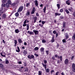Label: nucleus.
<instances>
[{
	"mask_svg": "<svg viewBox=\"0 0 75 75\" xmlns=\"http://www.w3.org/2000/svg\"><path fill=\"white\" fill-rule=\"evenodd\" d=\"M6 6L7 8H8L9 7V4H8V3H6Z\"/></svg>",
	"mask_w": 75,
	"mask_h": 75,
	"instance_id": "bb28decb",
	"label": "nucleus"
},
{
	"mask_svg": "<svg viewBox=\"0 0 75 75\" xmlns=\"http://www.w3.org/2000/svg\"><path fill=\"white\" fill-rule=\"evenodd\" d=\"M74 58V56H73L72 57L71 59V60H72Z\"/></svg>",
	"mask_w": 75,
	"mask_h": 75,
	"instance_id": "0e129e2a",
	"label": "nucleus"
},
{
	"mask_svg": "<svg viewBox=\"0 0 75 75\" xmlns=\"http://www.w3.org/2000/svg\"><path fill=\"white\" fill-rule=\"evenodd\" d=\"M45 23V21H42V24H43V25H44V24Z\"/></svg>",
	"mask_w": 75,
	"mask_h": 75,
	"instance_id": "de8ad7c7",
	"label": "nucleus"
},
{
	"mask_svg": "<svg viewBox=\"0 0 75 75\" xmlns=\"http://www.w3.org/2000/svg\"><path fill=\"white\" fill-rule=\"evenodd\" d=\"M6 14H5V13L3 15V16H2L3 19H4V18H6Z\"/></svg>",
	"mask_w": 75,
	"mask_h": 75,
	"instance_id": "2eb2a0df",
	"label": "nucleus"
},
{
	"mask_svg": "<svg viewBox=\"0 0 75 75\" xmlns=\"http://www.w3.org/2000/svg\"><path fill=\"white\" fill-rule=\"evenodd\" d=\"M53 34H55L57 33V32H56V30H54L53 32Z\"/></svg>",
	"mask_w": 75,
	"mask_h": 75,
	"instance_id": "a18cd8bd",
	"label": "nucleus"
},
{
	"mask_svg": "<svg viewBox=\"0 0 75 75\" xmlns=\"http://www.w3.org/2000/svg\"><path fill=\"white\" fill-rule=\"evenodd\" d=\"M61 14V13H55V16H60Z\"/></svg>",
	"mask_w": 75,
	"mask_h": 75,
	"instance_id": "4be33fe9",
	"label": "nucleus"
},
{
	"mask_svg": "<svg viewBox=\"0 0 75 75\" xmlns=\"http://www.w3.org/2000/svg\"><path fill=\"white\" fill-rule=\"evenodd\" d=\"M0 54L3 57H6V53L4 52H2Z\"/></svg>",
	"mask_w": 75,
	"mask_h": 75,
	"instance_id": "20e7f679",
	"label": "nucleus"
},
{
	"mask_svg": "<svg viewBox=\"0 0 75 75\" xmlns=\"http://www.w3.org/2000/svg\"><path fill=\"white\" fill-rule=\"evenodd\" d=\"M2 42L4 43V44H6V42H5V41H4V40H2Z\"/></svg>",
	"mask_w": 75,
	"mask_h": 75,
	"instance_id": "13d9d810",
	"label": "nucleus"
},
{
	"mask_svg": "<svg viewBox=\"0 0 75 75\" xmlns=\"http://www.w3.org/2000/svg\"><path fill=\"white\" fill-rule=\"evenodd\" d=\"M39 25L41 27H43V25H41V24H39Z\"/></svg>",
	"mask_w": 75,
	"mask_h": 75,
	"instance_id": "09e8293b",
	"label": "nucleus"
},
{
	"mask_svg": "<svg viewBox=\"0 0 75 75\" xmlns=\"http://www.w3.org/2000/svg\"><path fill=\"white\" fill-rule=\"evenodd\" d=\"M60 11L61 13H62L63 12V9H61Z\"/></svg>",
	"mask_w": 75,
	"mask_h": 75,
	"instance_id": "603ef678",
	"label": "nucleus"
},
{
	"mask_svg": "<svg viewBox=\"0 0 75 75\" xmlns=\"http://www.w3.org/2000/svg\"><path fill=\"white\" fill-rule=\"evenodd\" d=\"M29 6H30V3H27L26 4V7H28Z\"/></svg>",
	"mask_w": 75,
	"mask_h": 75,
	"instance_id": "412c9836",
	"label": "nucleus"
},
{
	"mask_svg": "<svg viewBox=\"0 0 75 75\" xmlns=\"http://www.w3.org/2000/svg\"><path fill=\"white\" fill-rule=\"evenodd\" d=\"M57 7L58 9H59V8H60V6L59 5V4H57Z\"/></svg>",
	"mask_w": 75,
	"mask_h": 75,
	"instance_id": "f704fd0d",
	"label": "nucleus"
},
{
	"mask_svg": "<svg viewBox=\"0 0 75 75\" xmlns=\"http://www.w3.org/2000/svg\"><path fill=\"white\" fill-rule=\"evenodd\" d=\"M8 3L9 4H10V5L11 4V2L10 0H8Z\"/></svg>",
	"mask_w": 75,
	"mask_h": 75,
	"instance_id": "c85d7f7f",
	"label": "nucleus"
},
{
	"mask_svg": "<svg viewBox=\"0 0 75 75\" xmlns=\"http://www.w3.org/2000/svg\"><path fill=\"white\" fill-rule=\"evenodd\" d=\"M15 16L16 17H18V16H19V13H18V12H16L15 14Z\"/></svg>",
	"mask_w": 75,
	"mask_h": 75,
	"instance_id": "5701e85b",
	"label": "nucleus"
},
{
	"mask_svg": "<svg viewBox=\"0 0 75 75\" xmlns=\"http://www.w3.org/2000/svg\"><path fill=\"white\" fill-rule=\"evenodd\" d=\"M66 3L68 5H69L70 4V2L69 0H67V1H66Z\"/></svg>",
	"mask_w": 75,
	"mask_h": 75,
	"instance_id": "4468645a",
	"label": "nucleus"
},
{
	"mask_svg": "<svg viewBox=\"0 0 75 75\" xmlns=\"http://www.w3.org/2000/svg\"><path fill=\"white\" fill-rule=\"evenodd\" d=\"M28 58H29V59H34V58H35L34 56V55H28Z\"/></svg>",
	"mask_w": 75,
	"mask_h": 75,
	"instance_id": "f03ea898",
	"label": "nucleus"
},
{
	"mask_svg": "<svg viewBox=\"0 0 75 75\" xmlns=\"http://www.w3.org/2000/svg\"><path fill=\"white\" fill-rule=\"evenodd\" d=\"M44 64H47V61L46 60H44Z\"/></svg>",
	"mask_w": 75,
	"mask_h": 75,
	"instance_id": "052dcab7",
	"label": "nucleus"
},
{
	"mask_svg": "<svg viewBox=\"0 0 75 75\" xmlns=\"http://www.w3.org/2000/svg\"><path fill=\"white\" fill-rule=\"evenodd\" d=\"M6 0H2V3H6Z\"/></svg>",
	"mask_w": 75,
	"mask_h": 75,
	"instance_id": "c03bdc74",
	"label": "nucleus"
},
{
	"mask_svg": "<svg viewBox=\"0 0 75 75\" xmlns=\"http://www.w3.org/2000/svg\"><path fill=\"white\" fill-rule=\"evenodd\" d=\"M23 51H24L23 52L24 54L25 55H26V54H27V51H26V50H24Z\"/></svg>",
	"mask_w": 75,
	"mask_h": 75,
	"instance_id": "a211bd4d",
	"label": "nucleus"
},
{
	"mask_svg": "<svg viewBox=\"0 0 75 75\" xmlns=\"http://www.w3.org/2000/svg\"><path fill=\"white\" fill-rule=\"evenodd\" d=\"M42 74V71H39L38 75H41Z\"/></svg>",
	"mask_w": 75,
	"mask_h": 75,
	"instance_id": "a878e982",
	"label": "nucleus"
},
{
	"mask_svg": "<svg viewBox=\"0 0 75 75\" xmlns=\"http://www.w3.org/2000/svg\"><path fill=\"white\" fill-rule=\"evenodd\" d=\"M24 45H27V44L26 43V42H24Z\"/></svg>",
	"mask_w": 75,
	"mask_h": 75,
	"instance_id": "bf43d9fd",
	"label": "nucleus"
},
{
	"mask_svg": "<svg viewBox=\"0 0 75 75\" xmlns=\"http://www.w3.org/2000/svg\"><path fill=\"white\" fill-rule=\"evenodd\" d=\"M42 43H45V42H46V40L44 39L42 40Z\"/></svg>",
	"mask_w": 75,
	"mask_h": 75,
	"instance_id": "2f4dec72",
	"label": "nucleus"
},
{
	"mask_svg": "<svg viewBox=\"0 0 75 75\" xmlns=\"http://www.w3.org/2000/svg\"><path fill=\"white\" fill-rule=\"evenodd\" d=\"M22 48L23 50H24V49H25V47L24 46L22 47Z\"/></svg>",
	"mask_w": 75,
	"mask_h": 75,
	"instance_id": "774afa93",
	"label": "nucleus"
},
{
	"mask_svg": "<svg viewBox=\"0 0 75 75\" xmlns=\"http://www.w3.org/2000/svg\"><path fill=\"white\" fill-rule=\"evenodd\" d=\"M72 38L73 40H75V33L74 34V35L72 36Z\"/></svg>",
	"mask_w": 75,
	"mask_h": 75,
	"instance_id": "c9c22d12",
	"label": "nucleus"
},
{
	"mask_svg": "<svg viewBox=\"0 0 75 75\" xmlns=\"http://www.w3.org/2000/svg\"><path fill=\"white\" fill-rule=\"evenodd\" d=\"M54 36H53L51 40V42H54Z\"/></svg>",
	"mask_w": 75,
	"mask_h": 75,
	"instance_id": "b1692460",
	"label": "nucleus"
},
{
	"mask_svg": "<svg viewBox=\"0 0 75 75\" xmlns=\"http://www.w3.org/2000/svg\"><path fill=\"white\" fill-rule=\"evenodd\" d=\"M14 43H15V44H17V40H14Z\"/></svg>",
	"mask_w": 75,
	"mask_h": 75,
	"instance_id": "37998d69",
	"label": "nucleus"
},
{
	"mask_svg": "<svg viewBox=\"0 0 75 75\" xmlns=\"http://www.w3.org/2000/svg\"><path fill=\"white\" fill-rule=\"evenodd\" d=\"M58 74H59V72L57 71L56 73V75H58Z\"/></svg>",
	"mask_w": 75,
	"mask_h": 75,
	"instance_id": "5fc2aeb1",
	"label": "nucleus"
},
{
	"mask_svg": "<svg viewBox=\"0 0 75 75\" xmlns=\"http://www.w3.org/2000/svg\"><path fill=\"white\" fill-rule=\"evenodd\" d=\"M18 63L19 64H21L22 62L21 61H19V62H18Z\"/></svg>",
	"mask_w": 75,
	"mask_h": 75,
	"instance_id": "3c124183",
	"label": "nucleus"
},
{
	"mask_svg": "<svg viewBox=\"0 0 75 75\" xmlns=\"http://www.w3.org/2000/svg\"><path fill=\"white\" fill-rule=\"evenodd\" d=\"M18 41L19 42V44H21L23 42V41H22L21 39L20 38H19L18 39Z\"/></svg>",
	"mask_w": 75,
	"mask_h": 75,
	"instance_id": "423d86ee",
	"label": "nucleus"
},
{
	"mask_svg": "<svg viewBox=\"0 0 75 75\" xmlns=\"http://www.w3.org/2000/svg\"><path fill=\"white\" fill-rule=\"evenodd\" d=\"M27 19H25V21H24V24H26L27 23Z\"/></svg>",
	"mask_w": 75,
	"mask_h": 75,
	"instance_id": "ea45409f",
	"label": "nucleus"
},
{
	"mask_svg": "<svg viewBox=\"0 0 75 75\" xmlns=\"http://www.w3.org/2000/svg\"><path fill=\"white\" fill-rule=\"evenodd\" d=\"M36 10H35V7H34L33 8V9L32 11L35 12V11Z\"/></svg>",
	"mask_w": 75,
	"mask_h": 75,
	"instance_id": "58836bf2",
	"label": "nucleus"
},
{
	"mask_svg": "<svg viewBox=\"0 0 75 75\" xmlns=\"http://www.w3.org/2000/svg\"><path fill=\"white\" fill-rule=\"evenodd\" d=\"M24 8V7L23 6H20L18 10H17V12H21L23 11V8Z\"/></svg>",
	"mask_w": 75,
	"mask_h": 75,
	"instance_id": "f257e3e1",
	"label": "nucleus"
},
{
	"mask_svg": "<svg viewBox=\"0 0 75 75\" xmlns=\"http://www.w3.org/2000/svg\"><path fill=\"white\" fill-rule=\"evenodd\" d=\"M16 3H13L12 4V7H15V6H16Z\"/></svg>",
	"mask_w": 75,
	"mask_h": 75,
	"instance_id": "c756f323",
	"label": "nucleus"
},
{
	"mask_svg": "<svg viewBox=\"0 0 75 75\" xmlns=\"http://www.w3.org/2000/svg\"><path fill=\"white\" fill-rule=\"evenodd\" d=\"M62 56H60V58L61 61H62Z\"/></svg>",
	"mask_w": 75,
	"mask_h": 75,
	"instance_id": "4d7b16f0",
	"label": "nucleus"
},
{
	"mask_svg": "<svg viewBox=\"0 0 75 75\" xmlns=\"http://www.w3.org/2000/svg\"><path fill=\"white\" fill-rule=\"evenodd\" d=\"M64 63L66 65L68 64V59H66L64 62Z\"/></svg>",
	"mask_w": 75,
	"mask_h": 75,
	"instance_id": "6e6552de",
	"label": "nucleus"
},
{
	"mask_svg": "<svg viewBox=\"0 0 75 75\" xmlns=\"http://www.w3.org/2000/svg\"><path fill=\"white\" fill-rule=\"evenodd\" d=\"M17 49L18 50H16V52H20V48L18 46H17Z\"/></svg>",
	"mask_w": 75,
	"mask_h": 75,
	"instance_id": "ddd939ff",
	"label": "nucleus"
},
{
	"mask_svg": "<svg viewBox=\"0 0 75 75\" xmlns=\"http://www.w3.org/2000/svg\"><path fill=\"white\" fill-rule=\"evenodd\" d=\"M44 48L43 47H41L40 49V52H44Z\"/></svg>",
	"mask_w": 75,
	"mask_h": 75,
	"instance_id": "aec40b11",
	"label": "nucleus"
},
{
	"mask_svg": "<svg viewBox=\"0 0 75 75\" xmlns=\"http://www.w3.org/2000/svg\"><path fill=\"white\" fill-rule=\"evenodd\" d=\"M38 47H35L34 48V50L35 51H37V50H38Z\"/></svg>",
	"mask_w": 75,
	"mask_h": 75,
	"instance_id": "cd10ccee",
	"label": "nucleus"
},
{
	"mask_svg": "<svg viewBox=\"0 0 75 75\" xmlns=\"http://www.w3.org/2000/svg\"><path fill=\"white\" fill-rule=\"evenodd\" d=\"M50 72V69H47V72Z\"/></svg>",
	"mask_w": 75,
	"mask_h": 75,
	"instance_id": "69168bd1",
	"label": "nucleus"
},
{
	"mask_svg": "<svg viewBox=\"0 0 75 75\" xmlns=\"http://www.w3.org/2000/svg\"><path fill=\"white\" fill-rule=\"evenodd\" d=\"M61 74L62 75H65V74H64V72H62Z\"/></svg>",
	"mask_w": 75,
	"mask_h": 75,
	"instance_id": "338daca9",
	"label": "nucleus"
},
{
	"mask_svg": "<svg viewBox=\"0 0 75 75\" xmlns=\"http://www.w3.org/2000/svg\"><path fill=\"white\" fill-rule=\"evenodd\" d=\"M30 12L29 11H28L26 12V15L27 16H28L30 15Z\"/></svg>",
	"mask_w": 75,
	"mask_h": 75,
	"instance_id": "9b49d317",
	"label": "nucleus"
},
{
	"mask_svg": "<svg viewBox=\"0 0 75 75\" xmlns=\"http://www.w3.org/2000/svg\"><path fill=\"white\" fill-rule=\"evenodd\" d=\"M62 41H63V42L64 43H65V42H66V40H65V39H63L62 40Z\"/></svg>",
	"mask_w": 75,
	"mask_h": 75,
	"instance_id": "49530a36",
	"label": "nucleus"
},
{
	"mask_svg": "<svg viewBox=\"0 0 75 75\" xmlns=\"http://www.w3.org/2000/svg\"><path fill=\"white\" fill-rule=\"evenodd\" d=\"M44 13H45V11H46V6L44 7V9H43Z\"/></svg>",
	"mask_w": 75,
	"mask_h": 75,
	"instance_id": "72a5a7b5",
	"label": "nucleus"
},
{
	"mask_svg": "<svg viewBox=\"0 0 75 75\" xmlns=\"http://www.w3.org/2000/svg\"><path fill=\"white\" fill-rule=\"evenodd\" d=\"M72 71L73 72H75V68H72Z\"/></svg>",
	"mask_w": 75,
	"mask_h": 75,
	"instance_id": "864d4df0",
	"label": "nucleus"
},
{
	"mask_svg": "<svg viewBox=\"0 0 75 75\" xmlns=\"http://www.w3.org/2000/svg\"><path fill=\"white\" fill-rule=\"evenodd\" d=\"M64 11H66V12L67 14H69V11L67 9H64Z\"/></svg>",
	"mask_w": 75,
	"mask_h": 75,
	"instance_id": "6ab92c4d",
	"label": "nucleus"
},
{
	"mask_svg": "<svg viewBox=\"0 0 75 75\" xmlns=\"http://www.w3.org/2000/svg\"><path fill=\"white\" fill-rule=\"evenodd\" d=\"M65 35H66V37L67 39H68V33H66Z\"/></svg>",
	"mask_w": 75,
	"mask_h": 75,
	"instance_id": "7c9ffc66",
	"label": "nucleus"
},
{
	"mask_svg": "<svg viewBox=\"0 0 75 75\" xmlns=\"http://www.w3.org/2000/svg\"><path fill=\"white\" fill-rule=\"evenodd\" d=\"M23 65H24V67H26V66H27V63L26 62H24Z\"/></svg>",
	"mask_w": 75,
	"mask_h": 75,
	"instance_id": "79ce46f5",
	"label": "nucleus"
},
{
	"mask_svg": "<svg viewBox=\"0 0 75 75\" xmlns=\"http://www.w3.org/2000/svg\"><path fill=\"white\" fill-rule=\"evenodd\" d=\"M16 33H18L20 32V30L18 29H16L15 30Z\"/></svg>",
	"mask_w": 75,
	"mask_h": 75,
	"instance_id": "dca6fc26",
	"label": "nucleus"
},
{
	"mask_svg": "<svg viewBox=\"0 0 75 75\" xmlns=\"http://www.w3.org/2000/svg\"><path fill=\"white\" fill-rule=\"evenodd\" d=\"M35 13V12L32 11L31 12V14H34Z\"/></svg>",
	"mask_w": 75,
	"mask_h": 75,
	"instance_id": "8fccbe9b",
	"label": "nucleus"
},
{
	"mask_svg": "<svg viewBox=\"0 0 75 75\" xmlns=\"http://www.w3.org/2000/svg\"><path fill=\"white\" fill-rule=\"evenodd\" d=\"M35 6L38 7V1L37 0H36L35 1Z\"/></svg>",
	"mask_w": 75,
	"mask_h": 75,
	"instance_id": "1a4fd4ad",
	"label": "nucleus"
},
{
	"mask_svg": "<svg viewBox=\"0 0 75 75\" xmlns=\"http://www.w3.org/2000/svg\"><path fill=\"white\" fill-rule=\"evenodd\" d=\"M28 34L29 33L30 35H32V34H34V33L33 32H31L29 30L28 31Z\"/></svg>",
	"mask_w": 75,
	"mask_h": 75,
	"instance_id": "9d476101",
	"label": "nucleus"
},
{
	"mask_svg": "<svg viewBox=\"0 0 75 75\" xmlns=\"http://www.w3.org/2000/svg\"><path fill=\"white\" fill-rule=\"evenodd\" d=\"M36 56V57H38V55L37 54H34Z\"/></svg>",
	"mask_w": 75,
	"mask_h": 75,
	"instance_id": "e2e57ef3",
	"label": "nucleus"
},
{
	"mask_svg": "<svg viewBox=\"0 0 75 75\" xmlns=\"http://www.w3.org/2000/svg\"><path fill=\"white\" fill-rule=\"evenodd\" d=\"M0 67L3 68L4 67V65L1 63H0Z\"/></svg>",
	"mask_w": 75,
	"mask_h": 75,
	"instance_id": "393cba45",
	"label": "nucleus"
},
{
	"mask_svg": "<svg viewBox=\"0 0 75 75\" xmlns=\"http://www.w3.org/2000/svg\"><path fill=\"white\" fill-rule=\"evenodd\" d=\"M2 9H3V7H5V6H6V4H2Z\"/></svg>",
	"mask_w": 75,
	"mask_h": 75,
	"instance_id": "473e14b6",
	"label": "nucleus"
},
{
	"mask_svg": "<svg viewBox=\"0 0 75 75\" xmlns=\"http://www.w3.org/2000/svg\"><path fill=\"white\" fill-rule=\"evenodd\" d=\"M33 32L34 33L35 35H37L38 34V30H33Z\"/></svg>",
	"mask_w": 75,
	"mask_h": 75,
	"instance_id": "0eeeda50",
	"label": "nucleus"
},
{
	"mask_svg": "<svg viewBox=\"0 0 75 75\" xmlns=\"http://www.w3.org/2000/svg\"><path fill=\"white\" fill-rule=\"evenodd\" d=\"M42 65L43 67H44L45 69V70H46V72H47V69H46L47 68V65L46 64H44L43 63H42Z\"/></svg>",
	"mask_w": 75,
	"mask_h": 75,
	"instance_id": "39448f33",
	"label": "nucleus"
},
{
	"mask_svg": "<svg viewBox=\"0 0 75 75\" xmlns=\"http://www.w3.org/2000/svg\"><path fill=\"white\" fill-rule=\"evenodd\" d=\"M25 72H26V71H28V69L27 68H26L25 69Z\"/></svg>",
	"mask_w": 75,
	"mask_h": 75,
	"instance_id": "4c0bfd02",
	"label": "nucleus"
},
{
	"mask_svg": "<svg viewBox=\"0 0 75 75\" xmlns=\"http://www.w3.org/2000/svg\"><path fill=\"white\" fill-rule=\"evenodd\" d=\"M37 19V17L36 16H35L34 18V21H33L34 23H35L36 22Z\"/></svg>",
	"mask_w": 75,
	"mask_h": 75,
	"instance_id": "f8f14e48",
	"label": "nucleus"
},
{
	"mask_svg": "<svg viewBox=\"0 0 75 75\" xmlns=\"http://www.w3.org/2000/svg\"><path fill=\"white\" fill-rule=\"evenodd\" d=\"M23 27H25V26H26L27 28L26 29V30H29V24H28L27 25V24H26V23H24L23 24Z\"/></svg>",
	"mask_w": 75,
	"mask_h": 75,
	"instance_id": "7ed1b4c3",
	"label": "nucleus"
},
{
	"mask_svg": "<svg viewBox=\"0 0 75 75\" xmlns=\"http://www.w3.org/2000/svg\"><path fill=\"white\" fill-rule=\"evenodd\" d=\"M52 72H54V70H52L51 71V74H52Z\"/></svg>",
	"mask_w": 75,
	"mask_h": 75,
	"instance_id": "680f3d73",
	"label": "nucleus"
},
{
	"mask_svg": "<svg viewBox=\"0 0 75 75\" xmlns=\"http://www.w3.org/2000/svg\"><path fill=\"white\" fill-rule=\"evenodd\" d=\"M36 16H39V14H38V13H36Z\"/></svg>",
	"mask_w": 75,
	"mask_h": 75,
	"instance_id": "6e6d98bb",
	"label": "nucleus"
},
{
	"mask_svg": "<svg viewBox=\"0 0 75 75\" xmlns=\"http://www.w3.org/2000/svg\"><path fill=\"white\" fill-rule=\"evenodd\" d=\"M9 63V62H8V60L7 59H5V64H8Z\"/></svg>",
	"mask_w": 75,
	"mask_h": 75,
	"instance_id": "f3484780",
	"label": "nucleus"
},
{
	"mask_svg": "<svg viewBox=\"0 0 75 75\" xmlns=\"http://www.w3.org/2000/svg\"><path fill=\"white\" fill-rule=\"evenodd\" d=\"M72 68H75V65L74 64H73L72 65Z\"/></svg>",
	"mask_w": 75,
	"mask_h": 75,
	"instance_id": "e433bc0d",
	"label": "nucleus"
},
{
	"mask_svg": "<svg viewBox=\"0 0 75 75\" xmlns=\"http://www.w3.org/2000/svg\"><path fill=\"white\" fill-rule=\"evenodd\" d=\"M63 28H65V23H63Z\"/></svg>",
	"mask_w": 75,
	"mask_h": 75,
	"instance_id": "a19ab883",
	"label": "nucleus"
}]
</instances>
